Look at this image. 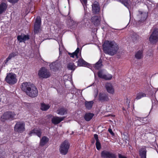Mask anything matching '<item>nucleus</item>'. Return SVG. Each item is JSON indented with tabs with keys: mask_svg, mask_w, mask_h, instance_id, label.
<instances>
[{
	"mask_svg": "<svg viewBox=\"0 0 158 158\" xmlns=\"http://www.w3.org/2000/svg\"><path fill=\"white\" fill-rule=\"evenodd\" d=\"M81 2L84 6V9H85V5L87 3V0H81Z\"/></svg>",
	"mask_w": 158,
	"mask_h": 158,
	"instance_id": "39",
	"label": "nucleus"
},
{
	"mask_svg": "<svg viewBox=\"0 0 158 158\" xmlns=\"http://www.w3.org/2000/svg\"><path fill=\"white\" fill-rule=\"evenodd\" d=\"M41 132L40 130H38L37 129H34L31 131L29 133V135L31 136L34 135H37L38 136L40 137L41 135Z\"/></svg>",
	"mask_w": 158,
	"mask_h": 158,
	"instance_id": "22",
	"label": "nucleus"
},
{
	"mask_svg": "<svg viewBox=\"0 0 158 158\" xmlns=\"http://www.w3.org/2000/svg\"><path fill=\"white\" fill-rule=\"evenodd\" d=\"M112 78V75L109 74H105L104 79L106 80H111Z\"/></svg>",
	"mask_w": 158,
	"mask_h": 158,
	"instance_id": "36",
	"label": "nucleus"
},
{
	"mask_svg": "<svg viewBox=\"0 0 158 158\" xmlns=\"http://www.w3.org/2000/svg\"><path fill=\"white\" fill-rule=\"evenodd\" d=\"M94 102L93 101L89 102L86 101L85 102V105L86 108L88 109H90L92 106Z\"/></svg>",
	"mask_w": 158,
	"mask_h": 158,
	"instance_id": "28",
	"label": "nucleus"
},
{
	"mask_svg": "<svg viewBox=\"0 0 158 158\" xmlns=\"http://www.w3.org/2000/svg\"><path fill=\"white\" fill-rule=\"evenodd\" d=\"M108 131L112 135H113L114 134L113 132L111 129V128H109L108 129Z\"/></svg>",
	"mask_w": 158,
	"mask_h": 158,
	"instance_id": "45",
	"label": "nucleus"
},
{
	"mask_svg": "<svg viewBox=\"0 0 158 158\" xmlns=\"http://www.w3.org/2000/svg\"><path fill=\"white\" fill-rule=\"evenodd\" d=\"M29 93L31 94L32 96L28 95L29 96L31 97H36L38 94V90L33 85H32L29 90Z\"/></svg>",
	"mask_w": 158,
	"mask_h": 158,
	"instance_id": "12",
	"label": "nucleus"
},
{
	"mask_svg": "<svg viewBox=\"0 0 158 158\" xmlns=\"http://www.w3.org/2000/svg\"><path fill=\"white\" fill-rule=\"evenodd\" d=\"M148 16L147 13L145 12H142L141 11H139V16L141 18L140 20L141 21L145 20L147 18Z\"/></svg>",
	"mask_w": 158,
	"mask_h": 158,
	"instance_id": "21",
	"label": "nucleus"
},
{
	"mask_svg": "<svg viewBox=\"0 0 158 158\" xmlns=\"http://www.w3.org/2000/svg\"><path fill=\"white\" fill-rule=\"evenodd\" d=\"M77 65L79 66H88L89 64L85 61L82 58H80L77 61Z\"/></svg>",
	"mask_w": 158,
	"mask_h": 158,
	"instance_id": "23",
	"label": "nucleus"
},
{
	"mask_svg": "<svg viewBox=\"0 0 158 158\" xmlns=\"http://www.w3.org/2000/svg\"><path fill=\"white\" fill-rule=\"evenodd\" d=\"M150 42L152 44L156 43L158 42V28H155L149 38Z\"/></svg>",
	"mask_w": 158,
	"mask_h": 158,
	"instance_id": "4",
	"label": "nucleus"
},
{
	"mask_svg": "<svg viewBox=\"0 0 158 158\" xmlns=\"http://www.w3.org/2000/svg\"><path fill=\"white\" fill-rule=\"evenodd\" d=\"M38 75L40 78H47L50 76V73L46 68H42L39 70Z\"/></svg>",
	"mask_w": 158,
	"mask_h": 158,
	"instance_id": "6",
	"label": "nucleus"
},
{
	"mask_svg": "<svg viewBox=\"0 0 158 158\" xmlns=\"http://www.w3.org/2000/svg\"><path fill=\"white\" fill-rule=\"evenodd\" d=\"M63 47L62 46V44H59V51H60V52H61V50H62V49L63 48Z\"/></svg>",
	"mask_w": 158,
	"mask_h": 158,
	"instance_id": "42",
	"label": "nucleus"
},
{
	"mask_svg": "<svg viewBox=\"0 0 158 158\" xmlns=\"http://www.w3.org/2000/svg\"><path fill=\"white\" fill-rule=\"evenodd\" d=\"M70 144L67 140H65L61 144L59 151L60 154L63 155H66L68 152Z\"/></svg>",
	"mask_w": 158,
	"mask_h": 158,
	"instance_id": "2",
	"label": "nucleus"
},
{
	"mask_svg": "<svg viewBox=\"0 0 158 158\" xmlns=\"http://www.w3.org/2000/svg\"><path fill=\"white\" fill-rule=\"evenodd\" d=\"M64 118V117H53L52 119V123L55 124H56L60 123L61 121L63 120Z\"/></svg>",
	"mask_w": 158,
	"mask_h": 158,
	"instance_id": "20",
	"label": "nucleus"
},
{
	"mask_svg": "<svg viewBox=\"0 0 158 158\" xmlns=\"http://www.w3.org/2000/svg\"><path fill=\"white\" fill-rule=\"evenodd\" d=\"M96 145L97 149L98 150H99L101 148V144L99 142L96 141Z\"/></svg>",
	"mask_w": 158,
	"mask_h": 158,
	"instance_id": "38",
	"label": "nucleus"
},
{
	"mask_svg": "<svg viewBox=\"0 0 158 158\" xmlns=\"http://www.w3.org/2000/svg\"><path fill=\"white\" fill-rule=\"evenodd\" d=\"M19 0H8V1L12 3H15L17 2Z\"/></svg>",
	"mask_w": 158,
	"mask_h": 158,
	"instance_id": "41",
	"label": "nucleus"
},
{
	"mask_svg": "<svg viewBox=\"0 0 158 158\" xmlns=\"http://www.w3.org/2000/svg\"><path fill=\"white\" fill-rule=\"evenodd\" d=\"M92 11L95 14L98 13L100 11V6L98 2L95 1L92 5Z\"/></svg>",
	"mask_w": 158,
	"mask_h": 158,
	"instance_id": "15",
	"label": "nucleus"
},
{
	"mask_svg": "<svg viewBox=\"0 0 158 158\" xmlns=\"http://www.w3.org/2000/svg\"><path fill=\"white\" fill-rule=\"evenodd\" d=\"M5 80L7 82L11 85L16 83L17 81L16 75L13 73H9L7 75Z\"/></svg>",
	"mask_w": 158,
	"mask_h": 158,
	"instance_id": "5",
	"label": "nucleus"
},
{
	"mask_svg": "<svg viewBox=\"0 0 158 158\" xmlns=\"http://www.w3.org/2000/svg\"><path fill=\"white\" fill-rule=\"evenodd\" d=\"M98 99L101 102H107L109 100L107 94L103 93H99Z\"/></svg>",
	"mask_w": 158,
	"mask_h": 158,
	"instance_id": "13",
	"label": "nucleus"
},
{
	"mask_svg": "<svg viewBox=\"0 0 158 158\" xmlns=\"http://www.w3.org/2000/svg\"><path fill=\"white\" fill-rule=\"evenodd\" d=\"M105 74L102 71H99L98 73L99 77L102 79H104Z\"/></svg>",
	"mask_w": 158,
	"mask_h": 158,
	"instance_id": "37",
	"label": "nucleus"
},
{
	"mask_svg": "<svg viewBox=\"0 0 158 158\" xmlns=\"http://www.w3.org/2000/svg\"><path fill=\"white\" fill-rule=\"evenodd\" d=\"M41 20L39 17H38L35 23L34 31L35 33H37L41 31L40 28Z\"/></svg>",
	"mask_w": 158,
	"mask_h": 158,
	"instance_id": "11",
	"label": "nucleus"
},
{
	"mask_svg": "<svg viewBox=\"0 0 158 158\" xmlns=\"http://www.w3.org/2000/svg\"><path fill=\"white\" fill-rule=\"evenodd\" d=\"M94 137L95 139L96 140V141H99L98 138V135L97 134H94Z\"/></svg>",
	"mask_w": 158,
	"mask_h": 158,
	"instance_id": "44",
	"label": "nucleus"
},
{
	"mask_svg": "<svg viewBox=\"0 0 158 158\" xmlns=\"http://www.w3.org/2000/svg\"><path fill=\"white\" fill-rule=\"evenodd\" d=\"M92 22H94V24L95 25L98 24L100 22L99 19L96 16H94L92 17L91 18Z\"/></svg>",
	"mask_w": 158,
	"mask_h": 158,
	"instance_id": "29",
	"label": "nucleus"
},
{
	"mask_svg": "<svg viewBox=\"0 0 158 158\" xmlns=\"http://www.w3.org/2000/svg\"><path fill=\"white\" fill-rule=\"evenodd\" d=\"M50 105L49 104H46L44 103H42L41 104V109L43 111L47 110L50 107Z\"/></svg>",
	"mask_w": 158,
	"mask_h": 158,
	"instance_id": "25",
	"label": "nucleus"
},
{
	"mask_svg": "<svg viewBox=\"0 0 158 158\" xmlns=\"http://www.w3.org/2000/svg\"><path fill=\"white\" fill-rule=\"evenodd\" d=\"M98 91L97 89H95L94 90V97L95 98H96L98 95Z\"/></svg>",
	"mask_w": 158,
	"mask_h": 158,
	"instance_id": "40",
	"label": "nucleus"
},
{
	"mask_svg": "<svg viewBox=\"0 0 158 158\" xmlns=\"http://www.w3.org/2000/svg\"><path fill=\"white\" fill-rule=\"evenodd\" d=\"M67 68L69 70H74L76 68V66L73 63H70L68 64Z\"/></svg>",
	"mask_w": 158,
	"mask_h": 158,
	"instance_id": "34",
	"label": "nucleus"
},
{
	"mask_svg": "<svg viewBox=\"0 0 158 158\" xmlns=\"http://www.w3.org/2000/svg\"><path fill=\"white\" fill-rule=\"evenodd\" d=\"M16 55L15 53L13 52L10 54L6 60L4 61L5 63L6 64L7 62L10 60L12 58L16 56Z\"/></svg>",
	"mask_w": 158,
	"mask_h": 158,
	"instance_id": "30",
	"label": "nucleus"
},
{
	"mask_svg": "<svg viewBox=\"0 0 158 158\" xmlns=\"http://www.w3.org/2000/svg\"><path fill=\"white\" fill-rule=\"evenodd\" d=\"M69 54L73 58L76 57L77 58H79L81 57V52H80V49L78 48H77L74 52L72 53H69Z\"/></svg>",
	"mask_w": 158,
	"mask_h": 158,
	"instance_id": "16",
	"label": "nucleus"
},
{
	"mask_svg": "<svg viewBox=\"0 0 158 158\" xmlns=\"http://www.w3.org/2000/svg\"><path fill=\"white\" fill-rule=\"evenodd\" d=\"M102 156L104 158H115L114 155L106 151H103L102 152Z\"/></svg>",
	"mask_w": 158,
	"mask_h": 158,
	"instance_id": "17",
	"label": "nucleus"
},
{
	"mask_svg": "<svg viewBox=\"0 0 158 158\" xmlns=\"http://www.w3.org/2000/svg\"><path fill=\"white\" fill-rule=\"evenodd\" d=\"M25 124L22 122H18L15 124L14 127L15 131L22 132L25 130Z\"/></svg>",
	"mask_w": 158,
	"mask_h": 158,
	"instance_id": "9",
	"label": "nucleus"
},
{
	"mask_svg": "<svg viewBox=\"0 0 158 158\" xmlns=\"http://www.w3.org/2000/svg\"><path fill=\"white\" fill-rule=\"evenodd\" d=\"M57 113L60 115H64L67 113V111L65 109L61 108L57 110Z\"/></svg>",
	"mask_w": 158,
	"mask_h": 158,
	"instance_id": "31",
	"label": "nucleus"
},
{
	"mask_svg": "<svg viewBox=\"0 0 158 158\" xmlns=\"http://www.w3.org/2000/svg\"><path fill=\"white\" fill-rule=\"evenodd\" d=\"M29 37L28 35L21 34V35H18L17 37V39L20 42L28 40Z\"/></svg>",
	"mask_w": 158,
	"mask_h": 158,
	"instance_id": "18",
	"label": "nucleus"
},
{
	"mask_svg": "<svg viewBox=\"0 0 158 158\" xmlns=\"http://www.w3.org/2000/svg\"><path fill=\"white\" fill-rule=\"evenodd\" d=\"M49 141V139L47 137H43L40 141V145L43 146L45 145Z\"/></svg>",
	"mask_w": 158,
	"mask_h": 158,
	"instance_id": "24",
	"label": "nucleus"
},
{
	"mask_svg": "<svg viewBox=\"0 0 158 158\" xmlns=\"http://www.w3.org/2000/svg\"><path fill=\"white\" fill-rule=\"evenodd\" d=\"M6 8V5L5 3H2L0 5V14L5 11Z\"/></svg>",
	"mask_w": 158,
	"mask_h": 158,
	"instance_id": "33",
	"label": "nucleus"
},
{
	"mask_svg": "<svg viewBox=\"0 0 158 158\" xmlns=\"http://www.w3.org/2000/svg\"><path fill=\"white\" fill-rule=\"evenodd\" d=\"M60 66V63L58 61L53 62L50 65L51 70L54 72L58 70Z\"/></svg>",
	"mask_w": 158,
	"mask_h": 158,
	"instance_id": "10",
	"label": "nucleus"
},
{
	"mask_svg": "<svg viewBox=\"0 0 158 158\" xmlns=\"http://www.w3.org/2000/svg\"><path fill=\"white\" fill-rule=\"evenodd\" d=\"M146 95L143 92H139L136 94L135 99L138 100L141 98H142L146 97Z\"/></svg>",
	"mask_w": 158,
	"mask_h": 158,
	"instance_id": "26",
	"label": "nucleus"
},
{
	"mask_svg": "<svg viewBox=\"0 0 158 158\" xmlns=\"http://www.w3.org/2000/svg\"><path fill=\"white\" fill-rule=\"evenodd\" d=\"M121 2L129 10L133 8L139 2L138 0H121Z\"/></svg>",
	"mask_w": 158,
	"mask_h": 158,
	"instance_id": "3",
	"label": "nucleus"
},
{
	"mask_svg": "<svg viewBox=\"0 0 158 158\" xmlns=\"http://www.w3.org/2000/svg\"><path fill=\"white\" fill-rule=\"evenodd\" d=\"M119 158H127L126 156L122 155L120 154H119L118 155Z\"/></svg>",
	"mask_w": 158,
	"mask_h": 158,
	"instance_id": "43",
	"label": "nucleus"
},
{
	"mask_svg": "<svg viewBox=\"0 0 158 158\" xmlns=\"http://www.w3.org/2000/svg\"><path fill=\"white\" fill-rule=\"evenodd\" d=\"M94 116V114L92 113H87L85 116L84 118L85 120L87 121H89Z\"/></svg>",
	"mask_w": 158,
	"mask_h": 158,
	"instance_id": "27",
	"label": "nucleus"
},
{
	"mask_svg": "<svg viewBox=\"0 0 158 158\" xmlns=\"http://www.w3.org/2000/svg\"><path fill=\"white\" fill-rule=\"evenodd\" d=\"M15 115L14 112H7L4 113L1 116V118L3 121L9 119H13L15 118Z\"/></svg>",
	"mask_w": 158,
	"mask_h": 158,
	"instance_id": "7",
	"label": "nucleus"
},
{
	"mask_svg": "<svg viewBox=\"0 0 158 158\" xmlns=\"http://www.w3.org/2000/svg\"><path fill=\"white\" fill-rule=\"evenodd\" d=\"M102 65V61L100 60L95 64L94 67L96 69H98L101 68Z\"/></svg>",
	"mask_w": 158,
	"mask_h": 158,
	"instance_id": "35",
	"label": "nucleus"
},
{
	"mask_svg": "<svg viewBox=\"0 0 158 158\" xmlns=\"http://www.w3.org/2000/svg\"><path fill=\"white\" fill-rule=\"evenodd\" d=\"M102 46L105 52L110 55H114L118 49V45L114 41H106Z\"/></svg>",
	"mask_w": 158,
	"mask_h": 158,
	"instance_id": "1",
	"label": "nucleus"
},
{
	"mask_svg": "<svg viewBox=\"0 0 158 158\" xmlns=\"http://www.w3.org/2000/svg\"><path fill=\"white\" fill-rule=\"evenodd\" d=\"M32 85L30 83L24 82L22 84L21 89L23 91L25 92L27 95L32 96V94L29 91V90Z\"/></svg>",
	"mask_w": 158,
	"mask_h": 158,
	"instance_id": "8",
	"label": "nucleus"
},
{
	"mask_svg": "<svg viewBox=\"0 0 158 158\" xmlns=\"http://www.w3.org/2000/svg\"><path fill=\"white\" fill-rule=\"evenodd\" d=\"M146 148L145 146L141 147L139 150V155L141 158H146Z\"/></svg>",
	"mask_w": 158,
	"mask_h": 158,
	"instance_id": "19",
	"label": "nucleus"
},
{
	"mask_svg": "<svg viewBox=\"0 0 158 158\" xmlns=\"http://www.w3.org/2000/svg\"><path fill=\"white\" fill-rule=\"evenodd\" d=\"M135 57L137 59H140L143 57V52L142 51H138L135 55Z\"/></svg>",
	"mask_w": 158,
	"mask_h": 158,
	"instance_id": "32",
	"label": "nucleus"
},
{
	"mask_svg": "<svg viewBox=\"0 0 158 158\" xmlns=\"http://www.w3.org/2000/svg\"><path fill=\"white\" fill-rule=\"evenodd\" d=\"M83 21L84 23H86V21H88V19L86 18H84V19L83 20Z\"/></svg>",
	"mask_w": 158,
	"mask_h": 158,
	"instance_id": "46",
	"label": "nucleus"
},
{
	"mask_svg": "<svg viewBox=\"0 0 158 158\" xmlns=\"http://www.w3.org/2000/svg\"><path fill=\"white\" fill-rule=\"evenodd\" d=\"M105 87L108 93L113 94H114V89L112 84L110 83H107L106 84Z\"/></svg>",
	"mask_w": 158,
	"mask_h": 158,
	"instance_id": "14",
	"label": "nucleus"
}]
</instances>
